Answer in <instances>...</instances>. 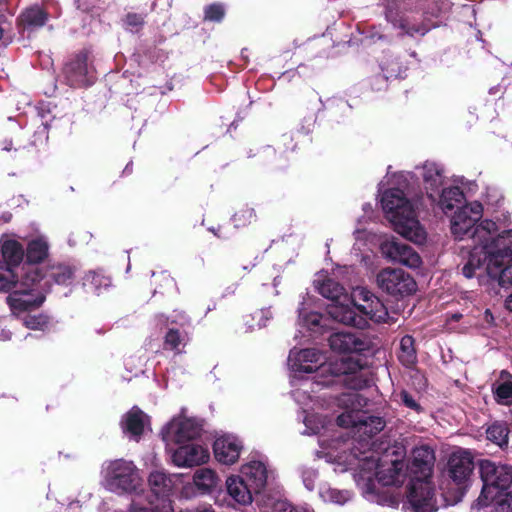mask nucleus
<instances>
[{"label": "nucleus", "mask_w": 512, "mask_h": 512, "mask_svg": "<svg viewBox=\"0 0 512 512\" xmlns=\"http://www.w3.org/2000/svg\"><path fill=\"white\" fill-rule=\"evenodd\" d=\"M318 456L327 463L334 465L335 472L353 470L357 486L370 500L376 491V482L383 485H401L406 478L421 479L419 485L425 494L424 504L417 498V486L411 492V501L417 512H429L433 509L426 480L431 479L435 463L434 451L428 445H421L412 450L411 462L408 466L402 460L393 459L389 454L382 458L371 448L369 440L333 438L330 441L320 439Z\"/></svg>", "instance_id": "nucleus-1"}, {"label": "nucleus", "mask_w": 512, "mask_h": 512, "mask_svg": "<svg viewBox=\"0 0 512 512\" xmlns=\"http://www.w3.org/2000/svg\"><path fill=\"white\" fill-rule=\"evenodd\" d=\"M483 207L479 202L462 206L451 218V232L456 239H463L472 229L473 248L462 266V274L480 283L485 276L505 289L512 287V229L500 231L490 219L481 221Z\"/></svg>", "instance_id": "nucleus-2"}, {"label": "nucleus", "mask_w": 512, "mask_h": 512, "mask_svg": "<svg viewBox=\"0 0 512 512\" xmlns=\"http://www.w3.org/2000/svg\"><path fill=\"white\" fill-rule=\"evenodd\" d=\"M322 351L315 348L293 349L289 353L288 366L292 371L291 383L297 385V373L317 372L313 378L302 380L301 386L309 388L312 385L329 386L334 382V377L354 372L358 363L351 359H341L340 362L326 363Z\"/></svg>", "instance_id": "nucleus-3"}, {"label": "nucleus", "mask_w": 512, "mask_h": 512, "mask_svg": "<svg viewBox=\"0 0 512 512\" xmlns=\"http://www.w3.org/2000/svg\"><path fill=\"white\" fill-rule=\"evenodd\" d=\"M348 302L330 308V316L337 322L364 329L369 321L386 322L388 311L382 301L365 287L357 286L348 294Z\"/></svg>", "instance_id": "nucleus-4"}, {"label": "nucleus", "mask_w": 512, "mask_h": 512, "mask_svg": "<svg viewBox=\"0 0 512 512\" xmlns=\"http://www.w3.org/2000/svg\"><path fill=\"white\" fill-rule=\"evenodd\" d=\"M381 204L387 219L398 234L417 244L425 241L426 233L417 219L413 205L406 199L403 191H385Z\"/></svg>", "instance_id": "nucleus-5"}, {"label": "nucleus", "mask_w": 512, "mask_h": 512, "mask_svg": "<svg viewBox=\"0 0 512 512\" xmlns=\"http://www.w3.org/2000/svg\"><path fill=\"white\" fill-rule=\"evenodd\" d=\"M181 474H167L163 470H154L148 476L152 498L147 503L141 497L132 502L133 512H173L170 497L182 485Z\"/></svg>", "instance_id": "nucleus-6"}, {"label": "nucleus", "mask_w": 512, "mask_h": 512, "mask_svg": "<svg viewBox=\"0 0 512 512\" xmlns=\"http://www.w3.org/2000/svg\"><path fill=\"white\" fill-rule=\"evenodd\" d=\"M41 278L39 269L36 266H29L26 273L12 287L13 291L7 297V301L14 314L30 311L42 305L45 296L38 287Z\"/></svg>", "instance_id": "nucleus-7"}, {"label": "nucleus", "mask_w": 512, "mask_h": 512, "mask_svg": "<svg viewBox=\"0 0 512 512\" xmlns=\"http://www.w3.org/2000/svg\"><path fill=\"white\" fill-rule=\"evenodd\" d=\"M337 405L343 412L337 417V424L340 427H356L362 434L373 433L382 430L383 422L379 418L366 417L362 409L367 401L356 392L342 394Z\"/></svg>", "instance_id": "nucleus-8"}, {"label": "nucleus", "mask_w": 512, "mask_h": 512, "mask_svg": "<svg viewBox=\"0 0 512 512\" xmlns=\"http://www.w3.org/2000/svg\"><path fill=\"white\" fill-rule=\"evenodd\" d=\"M104 487L115 493L136 492L142 485L139 470L131 461L115 460L104 468Z\"/></svg>", "instance_id": "nucleus-9"}, {"label": "nucleus", "mask_w": 512, "mask_h": 512, "mask_svg": "<svg viewBox=\"0 0 512 512\" xmlns=\"http://www.w3.org/2000/svg\"><path fill=\"white\" fill-rule=\"evenodd\" d=\"M480 475L484 483L481 495L478 498L480 505L488 504L487 490L489 487L508 489L512 485V466L496 464L490 460L480 462Z\"/></svg>", "instance_id": "nucleus-10"}, {"label": "nucleus", "mask_w": 512, "mask_h": 512, "mask_svg": "<svg viewBox=\"0 0 512 512\" xmlns=\"http://www.w3.org/2000/svg\"><path fill=\"white\" fill-rule=\"evenodd\" d=\"M200 431V425L195 419L180 414L163 427L161 434L167 444H181L195 439Z\"/></svg>", "instance_id": "nucleus-11"}, {"label": "nucleus", "mask_w": 512, "mask_h": 512, "mask_svg": "<svg viewBox=\"0 0 512 512\" xmlns=\"http://www.w3.org/2000/svg\"><path fill=\"white\" fill-rule=\"evenodd\" d=\"M377 285L391 295H408L416 290L414 279L402 269L386 268L377 275Z\"/></svg>", "instance_id": "nucleus-12"}, {"label": "nucleus", "mask_w": 512, "mask_h": 512, "mask_svg": "<svg viewBox=\"0 0 512 512\" xmlns=\"http://www.w3.org/2000/svg\"><path fill=\"white\" fill-rule=\"evenodd\" d=\"M474 471V461L467 450L453 451L447 461L446 472L449 478L458 486H466Z\"/></svg>", "instance_id": "nucleus-13"}, {"label": "nucleus", "mask_w": 512, "mask_h": 512, "mask_svg": "<svg viewBox=\"0 0 512 512\" xmlns=\"http://www.w3.org/2000/svg\"><path fill=\"white\" fill-rule=\"evenodd\" d=\"M329 346L338 354H360L370 348L367 337L352 332H337L329 337Z\"/></svg>", "instance_id": "nucleus-14"}, {"label": "nucleus", "mask_w": 512, "mask_h": 512, "mask_svg": "<svg viewBox=\"0 0 512 512\" xmlns=\"http://www.w3.org/2000/svg\"><path fill=\"white\" fill-rule=\"evenodd\" d=\"M382 254L392 261L399 262L410 268L421 265L420 256L408 245L398 242L391 237L380 244Z\"/></svg>", "instance_id": "nucleus-15"}, {"label": "nucleus", "mask_w": 512, "mask_h": 512, "mask_svg": "<svg viewBox=\"0 0 512 512\" xmlns=\"http://www.w3.org/2000/svg\"><path fill=\"white\" fill-rule=\"evenodd\" d=\"M242 448V442L231 434H224L217 437L213 444L216 460L224 465L236 463L240 457Z\"/></svg>", "instance_id": "nucleus-16"}, {"label": "nucleus", "mask_w": 512, "mask_h": 512, "mask_svg": "<svg viewBox=\"0 0 512 512\" xmlns=\"http://www.w3.org/2000/svg\"><path fill=\"white\" fill-rule=\"evenodd\" d=\"M210 454L207 448L198 444L180 446L171 456L177 467H193L208 462Z\"/></svg>", "instance_id": "nucleus-17"}, {"label": "nucleus", "mask_w": 512, "mask_h": 512, "mask_svg": "<svg viewBox=\"0 0 512 512\" xmlns=\"http://www.w3.org/2000/svg\"><path fill=\"white\" fill-rule=\"evenodd\" d=\"M315 288L325 298L329 299L331 303L327 307L328 314L330 315V308L337 304H345L348 302V294L344 288L334 280L324 276L318 275L314 280Z\"/></svg>", "instance_id": "nucleus-18"}, {"label": "nucleus", "mask_w": 512, "mask_h": 512, "mask_svg": "<svg viewBox=\"0 0 512 512\" xmlns=\"http://www.w3.org/2000/svg\"><path fill=\"white\" fill-rule=\"evenodd\" d=\"M419 170L428 197L432 202H436L437 195L444 182L442 169L436 163L426 162Z\"/></svg>", "instance_id": "nucleus-19"}, {"label": "nucleus", "mask_w": 512, "mask_h": 512, "mask_svg": "<svg viewBox=\"0 0 512 512\" xmlns=\"http://www.w3.org/2000/svg\"><path fill=\"white\" fill-rule=\"evenodd\" d=\"M241 473L255 493H259L267 484L268 470L262 461H249L241 467Z\"/></svg>", "instance_id": "nucleus-20"}, {"label": "nucleus", "mask_w": 512, "mask_h": 512, "mask_svg": "<svg viewBox=\"0 0 512 512\" xmlns=\"http://www.w3.org/2000/svg\"><path fill=\"white\" fill-rule=\"evenodd\" d=\"M226 488L228 494L239 504L247 505L253 500L255 490L240 476L228 477Z\"/></svg>", "instance_id": "nucleus-21"}, {"label": "nucleus", "mask_w": 512, "mask_h": 512, "mask_svg": "<svg viewBox=\"0 0 512 512\" xmlns=\"http://www.w3.org/2000/svg\"><path fill=\"white\" fill-rule=\"evenodd\" d=\"M0 252L5 264L14 269L20 264L24 256L22 244L10 235H3L0 238Z\"/></svg>", "instance_id": "nucleus-22"}, {"label": "nucleus", "mask_w": 512, "mask_h": 512, "mask_svg": "<svg viewBox=\"0 0 512 512\" xmlns=\"http://www.w3.org/2000/svg\"><path fill=\"white\" fill-rule=\"evenodd\" d=\"M49 245L47 240L44 237H38L34 240H31L27 244V260L28 263L23 266L24 273H26V269L29 266H34L33 264L40 263L45 260L48 256Z\"/></svg>", "instance_id": "nucleus-23"}, {"label": "nucleus", "mask_w": 512, "mask_h": 512, "mask_svg": "<svg viewBox=\"0 0 512 512\" xmlns=\"http://www.w3.org/2000/svg\"><path fill=\"white\" fill-rule=\"evenodd\" d=\"M495 399L499 404H512V375L503 370L500 372L498 380L493 384L492 388Z\"/></svg>", "instance_id": "nucleus-24"}, {"label": "nucleus", "mask_w": 512, "mask_h": 512, "mask_svg": "<svg viewBox=\"0 0 512 512\" xmlns=\"http://www.w3.org/2000/svg\"><path fill=\"white\" fill-rule=\"evenodd\" d=\"M147 416L138 408H132L124 417L123 427L134 437L140 436L145 428Z\"/></svg>", "instance_id": "nucleus-25"}, {"label": "nucleus", "mask_w": 512, "mask_h": 512, "mask_svg": "<svg viewBox=\"0 0 512 512\" xmlns=\"http://www.w3.org/2000/svg\"><path fill=\"white\" fill-rule=\"evenodd\" d=\"M437 196H439L437 204L445 214L461 204L464 198L463 192L458 187L442 189L441 193H438Z\"/></svg>", "instance_id": "nucleus-26"}, {"label": "nucleus", "mask_w": 512, "mask_h": 512, "mask_svg": "<svg viewBox=\"0 0 512 512\" xmlns=\"http://www.w3.org/2000/svg\"><path fill=\"white\" fill-rule=\"evenodd\" d=\"M193 481L198 489L206 492L216 487L218 477L213 470L209 468H201L194 473Z\"/></svg>", "instance_id": "nucleus-27"}, {"label": "nucleus", "mask_w": 512, "mask_h": 512, "mask_svg": "<svg viewBox=\"0 0 512 512\" xmlns=\"http://www.w3.org/2000/svg\"><path fill=\"white\" fill-rule=\"evenodd\" d=\"M487 439L503 448L508 444L509 427L504 422H494L487 430Z\"/></svg>", "instance_id": "nucleus-28"}, {"label": "nucleus", "mask_w": 512, "mask_h": 512, "mask_svg": "<svg viewBox=\"0 0 512 512\" xmlns=\"http://www.w3.org/2000/svg\"><path fill=\"white\" fill-rule=\"evenodd\" d=\"M305 434H320L322 430H327L330 421L326 416L318 413H310L304 417Z\"/></svg>", "instance_id": "nucleus-29"}, {"label": "nucleus", "mask_w": 512, "mask_h": 512, "mask_svg": "<svg viewBox=\"0 0 512 512\" xmlns=\"http://www.w3.org/2000/svg\"><path fill=\"white\" fill-rule=\"evenodd\" d=\"M399 359L406 366H411L416 362V350L412 336L406 335L402 337L400 341Z\"/></svg>", "instance_id": "nucleus-30"}, {"label": "nucleus", "mask_w": 512, "mask_h": 512, "mask_svg": "<svg viewBox=\"0 0 512 512\" xmlns=\"http://www.w3.org/2000/svg\"><path fill=\"white\" fill-rule=\"evenodd\" d=\"M323 316L317 312H306L304 307L299 309V322L313 332H320L324 325Z\"/></svg>", "instance_id": "nucleus-31"}, {"label": "nucleus", "mask_w": 512, "mask_h": 512, "mask_svg": "<svg viewBox=\"0 0 512 512\" xmlns=\"http://www.w3.org/2000/svg\"><path fill=\"white\" fill-rule=\"evenodd\" d=\"M21 21L28 27H40L45 24L46 15L41 8L32 7L22 13Z\"/></svg>", "instance_id": "nucleus-32"}, {"label": "nucleus", "mask_w": 512, "mask_h": 512, "mask_svg": "<svg viewBox=\"0 0 512 512\" xmlns=\"http://www.w3.org/2000/svg\"><path fill=\"white\" fill-rule=\"evenodd\" d=\"M18 280L15 269L0 262V291L11 290Z\"/></svg>", "instance_id": "nucleus-33"}, {"label": "nucleus", "mask_w": 512, "mask_h": 512, "mask_svg": "<svg viewBox=\"0 0 512 512\" xmlns=\"http://www.w3.org/2000/svg\"><path fill=\"white\" fill-rule=\"evenodd\" d=\"M320 496L326 502L344 504L350 498V493L348 491H340L327 487L321 489Z\"/></svg>", "instance_id": "nucleus-34"}, {"label": "nucleus", "mask_w": 512, "mask_h": 512, "mask_svg": "<svg viewBox=\"0 0 512 512\" xmlns=\"http://www.w3.org/2000/svg\"><path fill=\"white\" fill-rule=\"evenodd\" d=\"M185 339L178 330L170 329L165 336V347L171 350L180 351V346L184 345Z\"/></svg>", "instance_id": "nucleus-35"}, {"label": "nucleus", "mask_w": 512, "mask_h": 512, "mask_svg": "<svg viewBox=\"0 0 512 512\" xmlns=\"http://www.w3.org/2000/svg\"><path fill=\"white\" fill-rule=\"evenodd\" d=\"M225 15V9L221 4L209 5L205 10V19L210 21H221Z\"/></svg>", "instance_id": "nucleus-36"}, {"label": "nucleus", "mask_w": 512, "mask_h": 512, "mask_svg": "<svg viewBox=\"0 0 512 512\" xmlns=\"http://www.w3.org/2000/svg\"><path fill=\"white\" fill-rule=\"evenodd\" d=\"M48 323L47 317L44 315L28 316L24 320V325L33 330L43 329Z\"/></svg>", "instance_id": "nucleus-37"}, {"label": "nucleus", "mask_w": 512, "mask_h": 512, "mask_svg": "<svg viewBox=\"0 0 512 512\" xmlns=\"http://www.w3.org/2000/svg\"><path fill=\"white\" fill-rule=\"evenodd\" d=\"M400 401L407 407L412 410H415L419 412L421 410L420 405L417 403V401L406 391H401L399 393Z\"/></svg>", "instance_id": "nucleus-38"}, {"label": "nucleus", "mask_w": 512, "mask_h": 512, "mask_svg": "<svg viewBox=\"0 0 512 512\" xmlns=\"http://www.w3.org/2000/svg\"><path fill=\"white\" fill-rule=\"evenodd\" d=\"M72 277V270L64 267L60 268L59 272L55 274V281L59 284H65Z\"/></svg>", "instance_id": "nucleus-39"}, {"label": "nucleus", "mask_w": 512, "mask_h": 512, "mask_svg": "<svg viewBox=\"0 0 512 512\" xmlns=\"http://www.w3.org/2000/svg\"><path fill=\"white\" fill-rule=\"evenodd\" d=\"M497 512H512V492L499 502Z\"/></svg>", "instance_id": "nucleus-40"}, {"label": "nucleus", "mask_w": 512, "mask_h": 512, "mask_svg": "<svg viewBox=\"0 0 512 512\" xmlns=\"http://www.w3.org/2000/svg\"><path fill=\"white\" fill-rule=\"evenodd\" d=\"M278 512H311L308 509H304L303 511H300L298 508L292 506L288 503H280L277 507Z\"/></svg>", "instance_id": "nucleus-41"}, {"label": "nucleus", "mask_w": 512, "mask_h": 512, "mask_svg": "<svg viewBox=\"0 0 512 512\" xmlns=\"http://www.w3.org/2000/svg\"><path fill=\"white\" fill-rule=\"evenodd\" d=\"M126 21L130 26H139L143 23V17L136 14H129L127 15Z\"/></svg>", "instance_id": "nucleus-42"}, {"label": "nucleus", "mask_w": 512, "mask_h": 512, "mask_svg": "<svg viewBox=\"0 0 512 512\" xmlns=\"http://www.w3.org/2000/svg\"><path fill=\"white\" fill-rule=\"evenodd\" d=\"M255 317L265 318V321L259 322V327L265 326L266 321L269 320L272 317V314L269 310H261L255 314Z\"/></svg>", "instance_id": "nucleus-43"}, {"label": "nucleus", "mask_w": 512, "mask_h": 512, "mask_svg": "<svg viewBox=\"0 0 512 512\" xmlns=\"http://www.w3.org/2000/svg\"><path fill=\"white\" fill-rule=\"evenodd\" d=\"M304 394H305V390L304 389H295L293 391V396L296 399V401L299 402V403H303L304 402Z\"/></svg>", "instance_id": "nucleus-44"}, {"label": "nucleus", "mask_w": 512, "mask_h": 512, "mask_svg": "<svg viewBox=\"0 0 512 512\" xmlns=\"http://www.w3.org/2000/svg\"><path fill=\"white\" fill-rule=\"evenodd\" d=\"M183 512H214L210 507H202L196 509H186Z\"/></svg>", "instance_id": "nucleus-45"}, {"label": "nucleus", "mask_w": 512, "mask_h": 512, "mask_svg": "<svg viewBox=\"0 0 512 512\" xmlns=\"http://www.w3.org/2000/svg\"><path fill=\"white\" fill-rule=\"evenodd\" d=\"M506 308L512 312V293L505 300Z\"/></svg>", "instance_id": "nucleus-46"}, {"label": "nucleus", "mask_w": 512, "mask_h": 512, "mask_svg": "<svg viewBox=\"0 0 512 512\" xmlns=\"http://www.w3.org/2000/svg\"><path fill=\"white\" fill-rule=\"evenodd\" d=\"M78 69H79V75L80 76L85 74L86 68H85V65L83 63H79L78 64Z\"/></svg>", "instance_id": "nucleus-47"}, {"label": "nucleus", "mask_w": 512, "mask_h": 512, "mask_svg": "<svg viewBox=\"0 0 512 512\" xmlns=\"http://www.w3.org/2000/svg\"><path fill=\"white\" fill-rule=\"evenodd\" d=\"M10 220V215H0V223H5Z\"/></svg>", "instance_id": "nucleus-48"}, {"label": "nucleus", "mask_w": 512, "mask_h": 512, "mask_svg": "<svg viewBox=\"0 0 512 512\" xmlns=\"http://www.w3.org/2000/svg\"><path fill=\"white\" fill-rule=\"evenodd\" d=\"M10 339V333L9 332H6V331H3L1 337H0V340H8Z\"/></svg>", "instance_id": "nucleus-49"}, {"label": "nucleus", "mask_w": 512, "mask_h": 512, "mask_svg": "<svg viewBox=\"0 0 512 512\" xmlns=\"http://www.w3.org/2000/svg\"><path fill=\"white\" fill-rule=\"evenodd\" d=\"M304 483H305L306 487H307L309 490H312V489H313V485H312V484L307 483V479H304Z\"/></svg>", "instance_id": "nucleus-50"}, {"label": "nucleus", "mask_w": 512, "mask_h": 512, "mask_svg": "<svg viewBox=\"0 0 512 512\" xmlns=\"http://www.w3.org/2000/svg\"><path fill=\"white\" fill-rule=\"evenodd\" d=\"M485 314H486V318H488V317H489L491 320L493 319V317H492V315L490 314L489 310H486ZM487 321H490V320H489V319H487Z\"/></svg>", "instance_id": "nucleus-51"}, {"label": "nucleus", "mask_w": 512, "mask_h": 512, "mask_svg": "<svg viewBox=\"0 0 512 512\" xmlns=\"http://www.w3.org/2000/svg\"><path fill=\"white\" fill-rule=\"evenodd\" d=\"M4 29L0 27V39L3 37Z\"/></svg>", "instance_id": "nucleus-52"}, {"label": "nucleus", "mask_w": 512, "mask_h": 512, "mask_svg": "<svg viewBox=\"0 0 512 512\" xmlns=\"http://www.w3.org/2000/svg\"><path fill=\"white\" fill-rule=\"evenodd\" d=\"M246 213L248 214L249 218L252 217V214H253L252 211H246Z\"/></svg>", "instance_id": "nucleus-53"}, {"label": "nucleus", "mask_w": 512, "mask_h": 512, "mask_svg": "<svg viewBox=\"0 0 512 512\" xmlns=\"http://www.w3.org/2000/svg\"><path fill=\"white\" fill-rule=\"evenodd\" d=\"M130 512H133V509H132V508L130 509Z\"/></svg>", "instance_id": "nucleus-54"}]
</instances>
